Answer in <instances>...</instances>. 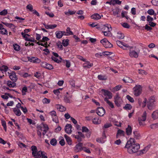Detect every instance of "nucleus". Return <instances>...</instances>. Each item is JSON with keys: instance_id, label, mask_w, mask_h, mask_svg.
Instances as JSON below:
<instances>
[{"instance_id": "680f3d73", "label": "nucleus", "mask_w": 158, "mask_h": 158, "mask_svg": "<svg viewBox=\"0 0 158 158\" xmlns=\"http://www.w3.org/2000/svg\"><path fill=\"white\" fill-rule=\"evenodd\" d=\"M119 9H117L113 11V14L114 16L117 15V17H118V15L119 13Z\"/></svg>"}, {"instance_id": "5701e85b", "label": "nucleus", "mask_w": 158, "mask_h": 158, "mask_svg": "<svg viewBox=\"0 0 158 158\" xmlns=\"http://www.w3.org/2000/svg\"><path fill=\"white\" fill-rule=\"evenodd\" d=\"M106 136L104 134H103L102 135V138H100L98 139H97V141L99 143H103L106 141Z\"/></svg>"}, {"instance_id": "79ce46f5", "label": "nucleus", "mask_w": 158, "mask_h": 158, "mask_svg": "<svg viewBox=\"0 0 158 158\" xmlns=\"http://www.w3.org/2000/svg\"><path fill=\"white\" fill-rule=\"evenodd\" d=\"M122 46H123V47H121V48H123L124 50L127 49V48H128L129 49H132L133 48V47L129 46L127 44L123 43V45H122Z\"/></svg>"}, {"instance_id": "13d9d810", "label": "nucleus", "mask_w": 158, "mask_h": 158, "mask_svg": "<svg viewBox=\"0 0 158 158\" xmlns=\"http://www.w3.org/2000/svg\"><path fill=\"white\" fill-rule=\"evenodd\" d=\"M69 82L72 87H74L75 86V81L73 79H71Z\"/></svg>"}, {"instance_id": "9d476101", "label": "nucleus", "mask_w": 158, "mask_h": 158, "mask_svg": "<svg viewBox=\"0 0 158 158\" xmlns=\"http://www.w3.org/2000/svg\"><path fill=\"white\" fill-rule=\"evenodd\" d=\"M49 114L51 116L52 118L53 121L56 123H58V119L56 115V112L54 110L50 111L49 113Z\"/></svg>"}, {"instance_id": "7c9ffc66", "label": "nucleus", "mask_w": 158, "mask_h": 158, "mask_svg": "<svg viewBox=\"0 0 158 158\" xmlns=\"http://www.w3.org/2000/svg\"><path fill=\"white\" fill-rule=\"evenodd\" d=\"M123 80L125 83H132L135 82V81L133 80L130 78L129 77H127L124 78Z\"/></svg>"}, {"instance_id": "f704fd0d", "label": "nucleus", "mask_w": 158, "mask_h": 158, "mask_svg": "<svg viewBox=\"0 0 158 158\" xmlns=\"http://www.w3.org/2000/svg\"><path fill=\"white\" fill-rule=\"evenodd\" d=\"M134 137L137 139H139L141 138V136L140 133L135 131L133 132Z\"/></svg>"}, {"instance_id": "1a4fd4ad", "label": "nucleus", "mask_w": 158, "mask_h": 158, "mask_svg": "<svg viewBox=\"0 0 158 158\" xmlns=\"http://www.w3.org/2000/svg\"><path fill=\"white\" fill-rule=\"evenodd\" d=\"M139 49L136 50V51L131 49H130L129 55L131 58H137L139 54Z\"/></svg>"}, {"instance_id": "bb28decb", "label": "nucleus", "mask_w": 158, "mask_h": 158, "mask_svg": "<svg viewBox=\"0 0 158 158\" xmlns=\"http://www.w3.org/2000/svg\"><path fill=\"white\" fill-rule=\"evenodd\" d=\"M13 112L17 116H19L21 115V112L19 108H13Z\"/></svg>"}, {"instance_id": "cd10ccee", "label": "nucleus", "mask_w": 158, "mask_h": 158, "mask_svg": "<svg viewBox=\"0 0 158 158\" xmlns=\"http://www.w3.org/2000/svg\"><path fill=\"white\" fill-rule=\"evenodd\" d=\"M152 117L154 120L157 119L158 118V111H154L152 114Z\"/></svg>"}, {"instance_id": "393cba45", "label": "nucleus", "mask_w": 158, "mask_h": 158, "mask_svg": "<svg viewBox=\"0 0 158 158\" xmlns=\"http://www.w3.org/2000/svg\"><path fill=\"white\" fill-rule=\"evenodd\" d=\"M3 24L6 25L7 27L12 29H15L16 27L13 24L11 23H8L6 22H2Z\"/></svg>"}, {"instance_id": "4d7b16f0", "label": "nucleus", "mask_w": 158, "mask_h": 158, "mask_svg": "<svg viewBox=\"0 0 158 158\" xmlns=\"http://www.w3.org/2000/svg\"><path fill=\"white\" fill-rule=\"evenodd\" d=\"M132 106L131 105L129 104H127L124 107V108L126 110H130L132 108Z\"/></svg>"}, {"instance_id": "f03ea898", "label": "nucleus", "mask_w": 158, "mask_h": 158, "mask_svg": "<svg viewBox=\"0 0 158 158\" xmlns=\"http://www.w3.org/2000/svg\"><path fill=\"white\" fill-rule=\"evenodd\" d=\"M147 107L148 110H152L154 109L156 106L155 97L154 96H152L149 97L147 101Z\"/></svg>"}, {"instance_id": "6e6552de", "label": "nucleus", "mask_w": 158, "mask_h": 158, "mask_svg": "<svg viewBox=\"0 0 158 158\" xmlns=\"http://www.w3.org/2000/svg\"><path fill=\"white\" fill-rule=\"evenodd\" d=\"M38 129L40 130L41 131H43V134L44 135L48 130V127L47 124L43 123L41 124L40 126L38 127Z\"/></svg>"}, {"instance_id": "69168bd1", "label": "nucleus", "mask_w": 158, "mask_h": 158, "mask_svg": "<svg viewBox=\"0 0 158 158\" xmlns=\"http://www.w3.org/2000/svg\"><path fill=\"white\" fill-rule=\"evenodd\" d=\"M122 25L123 27L126 28H129L130 27L129 25L127 23H123Z\"/></svg>"}, {"instance_id": "b1692460", "label": "nucleus", "mask_w": 158, "mask_h": 158, "mask_svg": "<svg viewBox=\"0 0 158 158\" xmlns=\"http://www.w3.org/2000/svg\"><path fill=\"white\" fill-rule=\"evenodd\" d=\"M72 97V95H69V96H64V102L67 103H70L71 102V98Z\"/></svg>"}, {"instance_id": "ddd939ff", "label": "nucleus", "mask_w": 158, "mask_h": 158, "mask_svg": "<svg viewBox=\"0 0 158 158\" xmlns=\"http://www.w3.org/2000/svg\"><path fill=\"white\" fill-rule=\"evenodd\" d=\"M97 114L100 116H102L105 113V109L102 107H100L97 108L96 110Z\"/></svg>"}, {"instance_id": "dca6fc26", "label": "nucleus", "mask_w": 158, "mask_h": 158, "mask_svg": "<svg viewBox=\"0 0 158 158\" xmlns=\"http://www.w3.org/2000/svg\"><path fill=\"white\" fill-rule=\"evenodd\" d=\"M10 79L14 81H16L17 80L15 73L14 72H12L10 73H8Z\"/></svg>"}, {"instance_id": "a18cd8bd", "label": "nucleus", "mask_w": 158, "mask_h": 158, "mask_svg": "<svg viewBox=\"0 0 158 158\" xmlns=\"http://www.w3.org/2000/svg\"><path fill=\"white\" fill-rule=\"evenodd\" d=\"M76 12V11L71 10H69L67 11H65L64 12V14L67 15H72L75 14Z\"/></svg>"}, {"instance_id": "c9c22d12", "label": "nucleus", "mask_w": 158, "mask_h": 158, "mask_svg": "<svg viewBox=\"0 0 158 158\" xmlns=\"http://www.w3.org/2000/svg\"><path fill=\"white\" fill-rule=\"evenodd\" d=\"M0 34L3 35H7L8 31L4 27L0 28Z\"/></svg>"}, {"instance_id": "de8ad7c7", "label": "nucleus", "mask_w": 158, "mask_h": 158, "mask_svg": "<svg viewBox=\"0 0 158 158\" xmlns=\"http://www.w3.org/2000/svg\"><path fill=\"white\" fill-rule=\"evenodd\" d=\"M50 143L53 146H55L57 143V140L55 138L52 139L50 140Z\"/></svg>"}, {"instance_id": "37998d69", "label": "nucleus", "mask_w": 158, "mask_h": 158, "mask_svg": "<svg viewBox=\"0 0 158 158\" xmlns=\"http://www.w3.org/2000/svg\"><path fill=\"white\" fill-rule=\"evenodd\" d=\"M117 37L118 39H123L124 37V35L121 32L119 31L117 33Z\"/></svg>"}, {"instance_id": "c85d7f7f", "label": "nucleus", "mask_w": 158, "mask_h": 158, "mask_svg": "<svg viewBox=\"0 0 158 158\" xmlns=\"http://www.w3.org/2000/svg\"><path fill=\"white\" fill-rule=\"evenodd\" d=\"M43 24L45 28L47 29H53L57 27L56 24L46 25L45 23H43Z\"/></svg>"}, {"instance_id": "8fccbe9b", "label": "nucleus", "mask_w": 158, "mask_h": 158, "mask_svg": "<svg viewBox=\"0 0 158 158\" xmlns=\"http://www.w3.org/2000/svg\"><path fill=\"white\" fill-rule=\"evenodd\" d=\"M13 48L16 51H19L20 49V47L17 44H15L13 45Z\"/></svg>"}, {"instance_id": "052dcab7", "label": "nucleus", "mask_w": 158, "mask_h": 158, "mask_svg": "<svg viewBox=\"0 0 158 158\" xmlns=\"http://www.w3.org/2000/svg\"><path fill=\"white\" fill-rule=\"evenodd\" d=\"M45 68L48 69H53V67L51 64L47 63Z\"/></svg>"}, {"instance_id": "72a5a7b5", "label": "nucleus", "mask_w": 158, "mask_h": 158, "mask_svg": "<svg viewBox=\"0 0 158 158\" xmlns=\"http://www.w3.org/2000/svg\"><path fill=\"white\" fill-rule=\"evenodd\" d=\"M63 89V88H59L57 89H54L53 91V92L55 94L58 96L60 93V91H61Z\"/></svg>"}, {"instance_id": "f3484780", "label": "nucleus", "mask_w": 158, "mask_h": 158, "mask_svg": "<svg viewBox=\"0 0 158 158\" xmlns=\"http://www.w3.org/2000/svg\"><path fill=\"white\" fill-rule=\"evenodd\" d=\"M72 125L70 124H67L65 127V132L68 134H70L72 132Z\"/></svg>"}, {"instance_id": "338daca9", "label": "nucleus", "mask_w": 158, "mask_h": 158, "mask_svg": "<svg viewBox=\"0 0 158 158\" xmlns=\"http://www.w3.org/2000/svg\"><path fill=\"white\" fill-rule=\"evenodd\" d=\"M56 45L58 47L60 48L61 50H62L63 49V48L62 46V45L61 44V43L58 42L57 43Z\"/></svg>"}, {"instance_id": "0e129e2a", "label": "nucleus", "mask_w": 158, "mask_h": 158, "mask_svg": "<svg viewBox=\"0 0 158 158\" xmlns=\"http://www.w3.org/2000/svg\"><path fill=\"white\" fill-rule=\"evenodd\" d=\"M98 79L100 80H106V78L105 76L102 75H99L98 76Z\"/></svg>"}, {"instance_id": "f257e3e1", "label": "nucleus", "mask_w": 158, "mask_h": 158, "mask_svg": "<svg viewBox=\"0 0 158 158\" xmlns=\"http://www.w3.org/2000/svg\"><path fill=\"white\" fill-rule=\"evenodd\" d=\"M32 155L34 158H48L47 153L44 151L37 150L36 146L33 145L31 148Z\"/></svg>"}, {"instance_id": "603ef678", "label": "nucleus", "mask_w": 158, "mask_h": 158, "mask_svg": "<svg viewBox=\"0 0 158 158\" xmlns=\"http://www.w3.org/2000/svg\"><path fill=\"white\" fill-rule=\"evenodd\" d=\"M69 40L68 39L66 40H63L62 44L64 47L67 46L69 44Z\"/></svg>"}, {"instance_id": "473e14b6", "label": "nucleus", "mask_w": 158, "mask_h": 158, "mask_svg": "<svg viewBox=\"0 0 158 158\" xmlns=\"http://www.w3.org/2000/svg\"><path fill=\"white\" fill-rule=\"evenodd\" d=\"M147 98H145L144 99V100L143 101L142 103L141 104V101H140L139 100L138 103H139V104L142 107L144 108L146 106V104L147 102Z\"/></svg>"}, {"instance_id": "4be33fe9", "label": "nucleus", "mask_w": 158, "mask_h": 158, "mask_svg": "<svg viewBox=\"0 0 158 158\" xmlns=\"http://www.w3.org/2000/svg\"><path fill=\"white\" fill-rule=\"evenodd\" d=\"M55 107L60 111L63 112L66 110L65 107L62 106H61L60 104H56L55 105Z\"/></svg>"}, {"instance_id": "a19ab883", "label": "nucleus", "mask_w": 158, "mask_h": 158, "mask_svg": "<svg viewBox=\"0 0 158 158\" xmlns=\"http://www.w3.org/2000/svg\"><path fill=\"white\" fill-rule=\"evenodd\" d=\"M122 46H123V47H121V48H123L124 50L127 49V48H128L129 49H132L133 48V47L129 46L127 44L123 43V45H122Z\"/></svg>"}, {"instance_id": "2f4dec72", "label": "nucleus", "mask_w": 158, "mask_h": 158, "mask_svg": "<svg viewBox=\"0 0 158 158\" xmlns=\"http://www.w3.org/2000/svg\"><path fill=\"white\" fill-rule=\"evenodd\" d=\"M93 123L95 124H99L101 123V121L98 117H96L93 119Z\"/></svg>"}, {"instance_id": "39448f33", "label": "nucleus", "mask_w": 158, "mask_h": 158, "mask_svg": "<svg viewBox=\"0 0 158 158\" xmlns=\"http://www.w3.org/2000/svg\"><path fill=\"white\" fill-rule=\"evenodd\" d=\"M142 89V86L140 85H137L133 88L134 94L135 96H138L141 94Z\"/></svg>"}, {"instance_id": "c756f323", "label": "nucleus", "mask_w": 158, "mask_h": 158, "mask_svg": "<svg viewBox=\"0 0 158 158\" xmlns=\"http://www.w3.org/2000/svg\"><path fill=\"white\" fill-rule=\"evenodd\" d=\"M64 137L66 142L69 145H71L72 144V140L71 138L66 135H64Z\"/></svg>"}, {"instance_id": "423d86ee", "label": "nucleus", "mask_w": 158, "mask_h": 158, "mask_svg": "<svg viewBox=\"0 0 158 158\" xmlns=\"http://www.w3.org/2000/svg\"><path fill=\"white\" fill-rule=\"evenodd\" d=\"M102 29H104L106 31H104V35L105 36H109L110 35V31L112 30V28L110 25L106 24L103 26Z\"/></svg>"}, {"instance_id": "7ed1b4c3", "label": "nucleus", "mask_w": 158, "mask_h": 158, "mask_svg": "<svg viewBox=\"0 0 158 158\" xmlns=\"http://www.w3.org/2000/svg\"><path fill=\"white\" fill-rule=\"evenodd\" d=\"M125 148H127V152L129 153L133 154L136 153L138 151L140 148V146L137 143Z\"/></svg>"}, {"instance_id": "5fc2aeb1", "label": "nucleus", "mask_w": 158, "mask_h": 158, "mask_svg": "<svg viewBox=\"0 0 158 158\" xmlns=\"http://www.w3.org/2000/svg\"><path fill=\"white\" fill-rule=\"evenodd\" d=\"M126 98L130 102H134V99L129 95H127L126 96Z\"/></svg>"}, {"instance_id": "a878e982", "label": "nucleus", "mask_w": 158, "mask_h": 158, "mask_svg": "<svg viewBox=\"0 0 158 158\" xmlns=\"http://www.w3.org/2000/svg\"><path fill=\"white\" fill-rule=\"evenodd\" d=\"M124 133L125 132L124 131L120 130H118L117 134V138H120L121 137L123 136Z\"/></svg>"}, {"instance_id": "6e6d98bb", "label": "nucleus", "mask_w": 158, "mask_h": 158, "mask_svg": "<svg viewBox=\"0 0 158 158\" xmlns=\"http://www.w3.org/2000/svg\"><path fill=\"white\" fill-rule=\"evenodd\" d=\"M7 14V11L6 9H4L0 12V15H5Z\"/></svg>"}, {"instance_id": "aec40b11", "label": "nucleus", "mask_w": 158, "mask_h": 158, "mask_svg": "<svg viewBox=\"0 0 158 158\" xmlns=\"http://www.w3.org/2000/svg\"><path fill=\"white\" fill-rule=\"evenodd\" d=\"M103 17L102 15H100L98 14V13H95L93 15H92L91 17V18L94 19L95 20H98L100 19L101 17Z\"/></svg>"}, {"instance_id": "3c124183", "label": "nucleus", "mask_w": 158, "mask_h": 158, "mask_svg": "<svg viewBox=\"0 0 158 158\" xmlns=\"http://www.w3.org/2000/svg\"><path fill=\"white\" fill-rule=\"evenodd\" d=\"M50 102V100L46 98H44L42 100V102L44 104H48Z\"/></svg>"}, {"instance_id": "58836bf2", "label": "nucleus", "mask_w": 158, "mask_h": 158, "mask_svg": "<svg viewBox=\"0 0 158 158\" xmlns=\"http://www.w3.org/2000/svg\"><path fill=\"white\" fill-rule=\"evenodd\" d=\"M65 35H73V33L71 31L70 28L68 27L66 29V32H65Z\"/></svg>"}, {"instance_id": "f8f14e48", "label": "nucleus", "mask_w": 158, "mask_h": 158, "mask_svg": "<svg viewBox=\"0 0 158 158\" xmlns=\"http://www.w3.org/2000/svg\"><path fill=\"white\" fill-rule=\"evenodd\" d=\"M82 144L81 143H79L77 144L74 148V150L76 152H79L83 150V148L82 146Z\"/></svg>"}, {"instance_id": "09e8293b", "label": "nucleus", "mask_w": 158, "mask_h": 158, "mask_svg": "<svg viewBox=\"0 0 158 158\" xmlns=\"http://www.w3.org/2000/svg\"><path fill=\"white\" fill-rule=\"evenodd\" d=\"M27 91V87L26 86L23 87L22 90V94L23 95H25Z\"/></svg>"}, {"instance_id": "c03bdc74", "label": "nucleus", "mask_w": 158, "mask_h": 158, "mask_svg": "<svg viewBox=\"0 0 158 158\" xmlns=\"http://www.w3.org/2000/svg\"><path fill=\"white\" fill-rule=\"evenodd\" d=\"M7 85L10 87L13 88L16 85V84L13 82H12L10 81H8L7 82Z\"/></svg>"}, {"instance_id": "4468645a", "label": "nucleus", "mask_w": 158, "mask_h": 158, "mask_svg": "<svg viewBox=\"0 0 158 158\" xmlns=\"http://www.w3.org/2000/svg\"><path fill=\"white\" fill-rule=\"evenodd\" d=\"M122 102V99L118 95H116L114 98V102L115 105L117 106H120Z\"/></svg>"}, {"instance_id": "6ab92c4d", "label": "nucleus", "mask_w": 158, "mask_h": 158, "mask_svg": "<svg viewBox=\"0 0 158 158\" xmlns=\"http://www.w3.org/2000/svg\"><path fill=\"white\" fill-rule=\"evenodd\" d=\"M84 63L83 64V66L85 68H90L93 65L92 63H90L88 61H86V60H82Z\"/></svg>"}, {"instance_id": "0eeeda50", "label": "nucleus", "mask_w": 158, "mask_h": 158, "mask_svg": "<svg viewBox=\"0 0 158 158\" xmlns=\"http://www.w3.org/2000/svg\"><path fill=\"white\" fill-rule=\"evenodd\" d=\"M100 43L106 48H111L113 47V45L106 38L101 40Z\"/></svg>"}, {"instance_id": "4c0bfd02", "label": "nucleus", "mask_w": 158, "mask_h": 158, "mask_svg": "<svg viewBox=\"0 0 158 158\" xmlns=\"http://www.w3.org/2000/svg\"><path fill=\"white\" fill-rule=\"evenodd\" d=\"M8 69V67L5 65H2V66L0 67V70L3 73L4 72H5L7 71Z\"/></svg>"}, {"instance_id": "ea45409f", "label": "nucleus", "mask_w": 158, "mask_h": 158, "mask_svg": "<svg viewBox=\"0 0 158 158\" xmlns=\"http://www.w3.org/2000/svg\"><path fill=\"white\" fill-rule=\"evenodd\" d=\"M104 101L106 102V103L109 105L110 106L111 108L114 107V105L113 104L109 101L107 98H104Z\"/></svg>"}, {"instance_id": "bf43d9fd", "label": "nucleus", "mask_w": 158, "mask_h": 158, "mask_svg": "<svg viewBox=\"0 0 158 158\" xmlns=\"http://www.w3.org/2000/svg\"><path fill=\"white\" fill-rule=\"evenodd\" d=\"M102 53L103 57V56H109L110 54H112V52L106 51L102 52Z\"/></svg>"}, {"instance_id": "9b49d317", "label": "nucleus", "mask_w": 158, "mask_h": 158, "mask_svg": "<svg viewBox=\"0 0 158 158\" xmlns=\"http://www.w3.org/2000/svg\"><path fill=\"white\" fill-rule=\"evenodd\" d=\"M105 96L107 97L108 99H111L112 97V94L109 91L104 89H102L100 92Z\"/></svg>"}, {"instance_id": "e433bc0d", "label": "nucleus", "mask_w": 158, "mask_h": 158, "mask_svg": "<svg viewBox=\"0 0 158 158\" xmlns=\"http://www.w3.org/2000/svg\"><path fill=\"white\" fill-rule=\"evenodd\" d=\"M126 132L127 135H128L131 134L132 133V128L129 125H128V127L126 128Z\"/></svg>"}, {"instance_id": "49530a36", "label": "nucleus", "mask_w": 158, "mask_h": 158, "mask_svg": "<svg viewBox=\"0 0 158 158\" xmlns=\"http://www.w3.org/2000/svg\"><path fill=\"white\" fill-rule=\"evenodd\" d=\"M147 13L150 15H154L155 16L156 15V13H155L154 11L152 9H150L147 11Z\"/></svg>"}, {"instance_id": "2eb2a0df", "label": "nucleus", "mask_w": 158, "mask_h": 158, "mask_svg": "<svg viewBox=\"0 0 158 158\" xmlns=\"http://www.w3.org/2000/svg\"><path fill=\"white\" fill-rule=\"evenodd\" d=\"M65 31H57L55 32V34L56 38L58 39L61 38L63 35H65Z\"/></svg>"}, {"instance_id": "a211bd4d", "label": "nucleus", "mask_w": 158, "mask_h": 158, "mask_svg": "<svg viewBox=\"0 0 158 158\" xmlns=\"http://www.w3.org/2000/svg\"><path fill=\"white\" fill-rule=\"evenodd\" d=\"M136 144L135 143V141L134 139L133 138H131L129 140L127 141L125 147L131 146L132 145Z\"/></svg>"}, {"instance_id": "e2e57ef3", "label": "nucleus", "mask_w": 158, "mask_h": 158, "mask_svg": "<svg viewBox=\"0 0 158 158\" xmlns=\"http://www.w3.org/2000/svg\"><path fill=\"white\" fill-rule=\"evenodd\" d=\"M150 127L152 129H156L158 127V123H154L150 126Z\"/></svg>"}, {"instance_id": "774afa93", "label": "nucleus", "mask_w": 158, "mask_h": 158, "mask_svg": "<svg viewBox=\"0 0 158 158\" xmlns=\"http://www.w3.org/2000/svg\"><path fill=\"white\" fill-rule=\"evenodd\" d=\"M151 3L153 5H158V0H152L151 1Z\"/></svg>"}, {"instance_id": "864d4df0", "label": "nucleus", "mask_w": 158, "mask_h": 158, "mask_svg": "<svg viewBox=\"0 0 158 158\" xmlns=\"http://www.w3.org/2000/svg\"><path fill=\"white\" fill-rule=\"evenodd\" d=\"M138 73L139 74L142 75H146L147 74V73L144 70L142 69H138Z\"/></svg>"}, {"instance_id": "412c9836", "label": "nucleus", "mask_w": 158, "mask_h": 158, "mask_svg": "<svg viewBox=\"0 0 158 158\" xmlns=\"http://www.w3.org/2000/svg\"><path fill=\"white\" fill-rule=\"evenodd\" d=\"M150 146L149 145L146 146L145 148H144L143 149L139 151L138 152V154L141 155L145 153L149 149Z\"/></svg>"}, {"instance_id": "20e7f679", "label": "nucleus", "mask_w": 158, "mask_h": 158, "mask_svg": "<svg viewBox=\"0 0 158 158\" xmlns=\"http://www.w3.org/2000/svg\"><path fill=\"white\" fill-rule=\"evenodd\" d=\"M147 113L144 111L141 116L138 118L139 123L140 126H143L145 125V121L146 120Z\"/></svg>"}]
</instances>
